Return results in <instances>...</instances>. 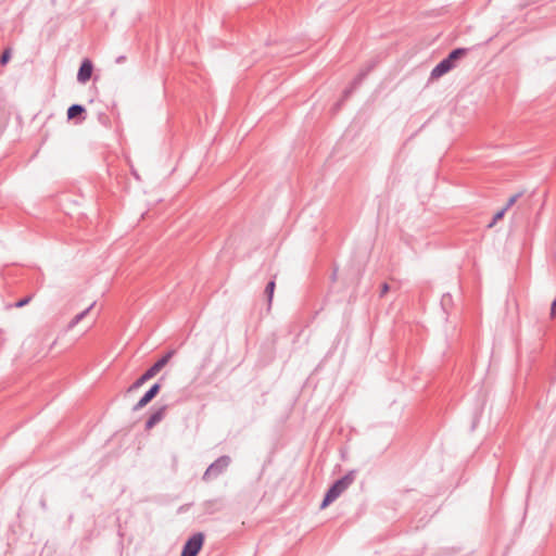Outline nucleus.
<instances>
[{
    "label": "nucleus",
    "instance_id": "f257e3e1",
    "mask_svg": "<svg viewBox=\"0 0 556 556\" xmlns=\"http://www.w3.org/2000/svg\"><path fill=\"white\" fill-rule=\"evenodd\" d=\"M353 482V476L351 473L344 476L338 480L327 492L320 508H326L329 504L336 501Z\"/></svg>",
    "mask_w": 556,
    "mask_h": 556
},
{
    "label": "nucleus",
    "instance_id": "a211bd4d",
    "mask_svg": "<svg viewBox=\"0 0 556 556\" xmlns=\"http://www.w3.org/2000/svg\"><path fill=\"white\" fill-rule=\"evenodd\" d=\"M388 290H389V286L387 283H384L383 287H382V293L383 294L387 293Z\"/></svg>",
    "mask_w": 556,
    "mask_h": 556
},
{
    "label": "nucleus",
    "instance_id": "6ab92c4d",
    "mask_svg": "<svg viewBox=\"0 0 556 556\" xmlns=\"http://www.w3.org/2000/svg\"><path fill=\"white\" fill-rule=\"evenodd\" d=\"M143 396L147 397L150 401L153 399L149 392H147Z\"/></svg>",
    "mask_w": 556,
    "mask_h": 556
},
{
    "label": "nucleus",
    "instance_id": "6e6552de",
    "mask_svg": "<svg viewBox=\"0 0 556 556\" xmlns=\"http://www.w3.org/2000/svg\"><path fill=\"white\" fill-rule=\"evenodd\" d=\"M514 201H515V199H514V198H511V199L509 200V202H508L507 206H506V207H504V208H502L501 211H498V212L495 214L494 219H493V222L489 225V227H493V226H494V224H495L497 220H500V219H502V218H503V216H504V214H505V212H506L507 207H508L509 205H511V204L514 203Z\"/></svg>",
    "mask_w": 556,
    "mask_h": 556
},
{
    "label": "nucleus",
    "instance_id": "7ed1b4c3",
    "mask_svg": "<svg viewBox=\"0 0 556 556\" xmlns=\"http://www.w3.org/2000/svg\"><path fill=\"white\" fill-rule=\"evenodd\" d=\"M203 534H194L185 544L181 556H197L203 545Z\"/></svg>",
    "mask_w": 556,
    "mask_h": 556
},
{
    "label": "nucleus",
    "instance_id": "dca6fc26",
    "mask_svg": "<svg viewBox=\"0 0 556 556\" xmlns=\"http://www.w3.org/2000/svg\"><path fill=\"white\" fill-rule=\"evenodd\" d=\"M551 316L552 317H555L556 316V300L553 302L552 304V308H551Z\"/></svg>",
    "mask_w": 556,
    "mask_h": 556
},
{
    "label": "nucleus",
    "instance_id": "9d476101",
    "mask_svg": "<svg viewBox=\"0 0 556 556\" xmlns=\"http://www.w3.org/2000/svg\"><path fill=\"white\" fill-rule=\"evenodd\" d=\"M10 58H11V49L8 48L4 50V52L2 53V55L0 58V64L5 65L9 62Z\"/></svg>",
    "mask_w": 556,
    "mask_h": 556
},
{
    "label": "nucleus",
    "instance_id": "f8f14e48",
    "mask_svg": "<svg viewBox=\"0 0 556 556\" xmlns=\"http://www.w3.org/2000/svg\"><path fill=\"white\" fill-rule=\"evenodd\" d=\"M30 299H31L30 296L22 299V300H20L18 302L15 303V306L16 307H23V306H25L26 304H28L30 302Z\"/></svg>",
    "mask_w": 556,
    "mask_h": 556
},
{
    "label": "nucleus",
    "instance_id": "20e7f679",
    "mask_svg": "<svg viewBox=\"0 0 556 556\" xmlns=\"http://www.w3.org/2000/svg\"><path fill=\"white\" fill-rule=\"evenodd\" d=\"M93 64L89 59H85L80 65L77 74V80L81 84H86L92 75Z\"/></svg>",
    "mask_w": 556,
    "mask_h": 556
},
{
    "label": "nucleus",
    "instance_id": "f3484780",
    "mask_svg": "<svg viewBox=\"0 0 556 556\" xmlns=\"http://www.w3.org/2000/svg\"><path fill=\"white\" fill-rule=\"evenodd\" d=\"M220 465H222V462H220V460H219V462H217L216 464L212 465V466L210 467V469H208V472H210V471L215 470V468L219 467Z\"/></svg>",
    "mask_w": 556,
    "mask_h": 556
},
{
    "label": "nucleus",
    "instance_id": "1a4fd4ad",
    "mask_svg": "<svg viewBox=\"0 0 556 556\" xmlns=\"http://www.w3.org/2000/svg\"><path fill=\"white\" fill-rule=\"evenodd\" d=\"M465 49H456L450 53L446 58L452 64L465 54Z\"/></svg>",
    "mask_w": 556,
    "mask_h": 556
},
{
    "label": "nucleus",
    "instance_id": "4468645a",
    "mask_svg": "<svg viewBox=\"0 0 556 556\" xmlns=\"http://www.w3.org/2000/svg\"><path fill=\"white\" fill-rule=\"evenodd\" d=\"M87 313L86 312H83L81 314H78L74 317V319L72 320V326L76 325L77 323H79L81 320V318L85 316V314Z\"/></svg>",
    "mask_w": 556,
    "mask_h": 556
},
{
    "label": "nucleus",
    "instance_id": "9b49d317",
    "mask_svg": "<svg viewBox=\"0 0 556 556\" xmlns=\"http://www.w3.org/2000/svg\"><path fill=\"white\" fill-rule=\"evenodd\" d=\"M274 290H275V282L274 281H270L267 287H266V293L268 294V301L270 302L271 299H273V294H274Z\"/></svg>",
    "mask_w": 556,
    "mask_h": 556
},
{
    "label": "nucleus",
    "instance_id": "ddd939ff",
    "mask_svg": "<svg viewBox=\"0 0 556 556\" xmlns=\"http://www.w3.org/2000/svg\"><path fill=\"white\" fill-rule=\"evenodd\" d=\"M150 402V400H148L147 397H142L136 405V408L139 409V408H142L144 407L148 403Z\"/></svg>",
    "mask_w": 556,
    "mask_h": 556
},
{
    "label": "nucleus",
    "instance_id": "0eeeda50",
    "mask_svg": "<svg viewBox=\"0 0 556 556\" xmlns=\"http://www.w3.org/2000/svg\"><path fill=\"white\" fill-rule=\"evenodd\" d=\"M164 412L165 409L164 408H161L160 410H157L156 413H154L150 418L149 420L147 421V428L148 429H151L152 427H154L159 421L162 420L163 416H164Z\"/></svg>",
    "mask_w": 556,
    "mask_h": 556
},
{
    "label": "nucleus",
    "instance_id": "2eb2a0df",
    "mask_svg": "<svg viewBox=\"0 0 556 556\" xmlns=\"http://www.w3.org/2000/svg\"><path fill=\"white\" fill-rule=\"evenodd\" d=\"M160 390V386L156 383L154 384L148 392L151 394L152 397H154Z\"/></svg>",
    "mask_w": 556,
    "mask_h": 556
},
{
    "label": "nucleus",
    "instance_id": "423d86ee",
    "mask_svg": "<svg viewBox=\"0 0 556 556\" xmlns=\"http://www.w3.org/2000/svg\"><path fill=\"white\" fill-rule=\"evenodd\" d=\"M86 112V109L83 105L74 104L68 108L67 110V118L68 119H75L78 117H81L84 119V114Z\"/></svg>",
    "mask_w": 556,
    "mask_h": 556
},
{
    "label": "nucleus",
    "instance_id": "f03ea898",
    "mask_svg": "<svg viewBox=\"0 0 556 556\" xmlns=\"http://www.w3.org/2000/svg\"><path fill=\"white\" fill-rule=\"evenodd\" d=\"M174 352L170 351L159 359L149 370H147L141 378L136 382L135 387L141 386L144 381L153 378L172 358Z\"/></svg>",
    "mask_w": 556,
    "mask_h": 556
},
{
    "label": "nucleus",
    "instance_id": "39448f33",
    "mask_svg": "<svg viewBox=\"0 0 556 556\" xmlns=\"http://www.w3.org/2000/svg\"><path fill=\"white\" fill-rule=\"evenodd\" d=\"M453 66L454 64H452L447 59H444L432 70L431 76L438 78L451 71Z\"/></svg>",
    "mask_w": 556,
    "mask_h": 556
}]
</instances>
